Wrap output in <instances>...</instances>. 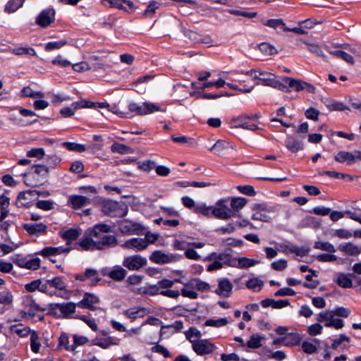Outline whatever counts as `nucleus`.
<instances>
[{
  "instance_id": "11",
  "label": "nucleus",
  "mask_w": 361,
  "mask_h": 361,
  "mask_svg": "<svg viewBox=\"0 0 361 361\" xmlns=\"http://www.w3.org/2000/svg\"><path fill=\"white\" fill-rule=\"evenodd\" d=\"M147 263L145 257L135 255L124 257L123 266L130 271H137L145 267Z\"/></svg>"
},
{
  "instance_id": "23",
  "label": "nucleus",
  "mask_w": 361,
  "mask_h": 361,
  "mask_svg": "<svg viewBox=\"0 0 361 361\" xmlns=\"http://www.w3.org/2000/svg\"><path fill=\"white\" fill-rule=\"evenodd\" d=\"M338 249L343 254L350 257H357L361 254V246L350 241L340 243Z\"/></svg>"
},
{
  "instance_id": "32",
  "label": "nucleus",
  "mask_w": 361,
  "mask_h": 361,
  "mask_svg": "<svg viewBox=\"0 0 361 361\" xmlns=\"http://www.w3.org/2000/svg\"><path fill=\"white\" fill-rule=\"evenodd\" d=\"M68 204L73 209H78L90 204V199L82 195H71L68 199Z\"/></svg>"
},
{
  "instance_id": "48",
  "label": "nucleus",
  "mask_w": 361,
  "mask_h": 361,
  "mask_svg": "<svg viewBox=\"0 0 361 361\" xmlns=\"http://www.w3.org/2000/svg\"><path fill=\"white\" fill-rule=\"evenodd\" d=\"M195 212L210 216L213 215V206H207L204 203L198 204L195 207Z\"/></svg>"
},
{
  "instance_id": "1",
  "label": "nucleus",
  "mask_w": 361,
  "mask_h": 361,
  "mask_svg": "<svg viewBox=\"0 0 361 361\" xmlns=\"http://www.w3.org/2000/svg\"><path fill=\"white\" fill-rule=\"evenodd\" d=\"M112 228L113 226L102 223L97 224L87 229L89 235L93 236L96 240L97 250H102L106 247L116 245L117 240L116 237L106 234L112 231Z\"/></svg>"
},
{
  "instance_id": "61",
  "label": "nucleus",
  "mask_w": 361,
  "mask_h": 361,
  "mask_svg": "<svg viewBox=\"0 0 361 361\" xmlns=\"http://www.w3.org/2000/svg\"><path fill=\"white\" fill-rule=\"evenodd\" d=\"M259 51L265 55H274L277 53L276 49L266 42L261 43L259 45Z\"/></svg>"
},
{
  "instance_id": "46",
  "label": "nucleus",
  "mask_w": 361,
  "mask_h": 361,
  "mask_svg": "<svg viewBox=\"0 0 361 361\" xmlns=\"http://www.w3.org/2000/svg\"><path fill=\"white\" fill-rule=\"evenodd\" d=\"M11 333L16 334L20 337H26L31 334V331L28 327L22 324L12 325L10 328Z\"/></svg>"
},
{
  "instance_id": "26",
  "label": "nucleus",
  "mask_w": 361,
  "mask_h": 361,
  "mask_svg": "<svg viewBox=\"0 0 361 361\" xmlns=\"http://www.w3.org/2000/svg\"><path fill=\"white\" fill-rule=\"evenodd\" d=\"M235 81L238 83L227 82L226 85L229 88L238 90L242 93H249L255 87V85L252 84L249 79H239Z\"/></svg>"
},
{
  "instance_id": "5",
  "label": "nucleus",
  "mask_w": 361,
  "mask_h": 361,
  "mask_svg": "<svg viewBox=\"0 0 361 361\" xmlns=\"http://www.w3.org/2000/svg\"><path fill=\"white\" fill-rule=\"evenodd\" d=\"M314 248L326 251L327 253L317 255L315 258L320 262H334L338 260V257L334 255L336 252L335 246L328 241H317L314 244Z\"/></svg>"
},
{
  "instance_id": "4",
  "label": "nucleus",
  "mask_w": 361,
  "mask_h": 361,
  "mask_svg": "<svg viewBox=\"0 0 361 361\" xmlns=\"http://www.w3.org/2000/svg\"><path fill=\"white\" fill-rule=\"evenodd\" d=\"M102 211L110 217H123L127 215L128 208L123 202L106 200L102 203Z\"/></svg>"
},
{
  "instance_id": "18",
  "label": "nucleus",
  "mask_w": 361,
  "mask_h": 361,
  "mask_svg": "<svg viewBox=\"0 0 361 361\" xmlns=\"http://www.w3.org/2000/svg\"><path fill=\"white\" fill-rule=\"evenodd\" d=\"M75 280L88 281L90 286H94L101 281L98 271L94 269H87L85 273L75 275Z\"/></svg>"
},
{
  "instance_id": "22",
  "label": "nucleus",
  "mask_w": 361,
  "mask_h": 361,
  "mask_svg": "<svg viewBox=\"0 0 361 361\" xmlns=\"http://www.w3.org/2000/svg\"><path fill=\"white\" fill-rule=\"evenodd\" d=\"M48 287H53L56 289V290L54 293L49 291V293L50 295L55 294L65 298H67V293L65 290L66 284L61 277H55L52 279L47 280V288Z\"/></svg>"
},
{
  "instance_id": "59",
  "label": "nucleus",
  "mask_w": 361,
  "mask_h": 361,
  "mask_svg": "<svg viewBox=\"0 0 361 361\" xmlns=\"http://www.w3.org/2000/svg\"><path fill=\"white\" fill-rule=\"evenodd\" d=\"M326 107L330 111H345L350 110L348 107L345 106L343 103L334 100L329 102L326 104Z\"/></svg>"
},
{
  "instance_id": "52",
  "label": "nucleus",
  "mask_w": 361,
  "mask_h": 361,
  "mask_svg": "<svg viewBox=\"0 0 361 361\" xmlns=\"http://www.w3.org/2000/svg\"><path fill=\"white\" fill-rule=\"evenodd\" d=\"M191 238L187 237L185 238H176L173 240V246L175 250H185L188 246L190 245L188 239H190Z\"/></svg>"
},
{
  "instance_id": "47",
  "label": "nucleus",
  "mask_w": 361,
  "mask_h": 361,
  "mask_svg": "<svg viewBox=\"0 0 361 361\" xmlns=\"http://www.w3.org/2000/svg\"><path fill=\"white\" fill-rule=\"evenodd\" d=\"M190 286H194L195 290L206 291L210 288V286L208 283L200 280L199 278L190 279Z\"/></svg>"
},
{
  "instance_id": "54",
  "label": "nucleus",
  "mask_w": 361,
  "mask_h": 361,
  "mask_svg": "<svg viewBox=\"0 0 361 361\" xmlns=\"http://www.w3.org/2000/svg\"><path fill=\"white\" fill-rule=\"evenodd\" d=\"M25 0H10L6 5L5 11L13 13L23 6Z\"/></svg>"
},
{
  "instance_id": "3",
  "label": "nucleus",
  "mask_w": 361,
  "mask_h": 361,
  "mask_svg": "<svg viewBox=\"0 0 361 361\" xmlns=\"http://www.w3.org/2000/svg\"><path fill=\"white\" fill-rule=\"evenodd\" d=\"M199 331L195 328H190L185 333L187 339L192 342V350L199 355L212 353L215 349V345L206 339L192 340L193 336L198 337Z\"/></svg>"
},
{
  "instance_id": "51",
  "label": "nucleus",
  "mask_w": 361,
  "mask_h": 361,
  "mask_svg": "<svg viewBox=\"0 0 361 361\" xmlns=\"http://www.w3.org/2000/svg\"><path fill=\"white\" fill-rule=\"evenodd\" d=\"M47 313L56 318L62 317L61 305L59 303H51L47 308Z\"/></svg>"
},
{
  "instance_id": "8",
  "label": "nucleus",
  "mask_w": 361,
  "mask_h": 361,
  "mask_svg": "<svg viewBox=\"0 0 361 361\" xmlns=\"http://www.w3.org/2000/svg\"><path fill=\"white\" fill-rule=\"evenodd\" d=\"M228 199L224 198L219 200L213 206V216L223 220H227L235 217V214L228 205Z\"/></svg>"
},
{
  "instance_id": "43",
  "label": "nucleus",
  "mask_w": 361,
  "mask_h": 361,
  "mask_svg": "<svg viewBox=\"0 0 361 361\" xmlns=\"http://www.w3.org/2000/svg\"><path fill=\"white\" fill-rule=\"evenodd\" d=\"M42 282L40 279L33 280L30 283H26L24 288L27 292L33 293L37 290L44 293V286L42 285Z\"/></svg>"
},
{
  "instance_id": "13",
  "label": "nucleus",
  "mask_w": 361,
  "mask_h": 361,
  "mask_svg": "<svg viewBox=\"0 0 361 361\" xmlns=\"http://www.w3.org/2000/svg\"><path fill=\"white\" fill-rule=\"evenodd\" d=\"M118 228L124 235L139 234L144 229L140 224L128 219L121 221L119 223Z\"/></svg>"
},
{
  "instance_id": "25",
  "label": "nucleus",
  "mask_w": 361,
  "mask_h": 361,
  "mask_svg": "<svg viewBox=\"0 0 361 361\" xmlns=\"http://www.w3.org/2000/svg\"><path fill=\"white\" fill-rule=\"evenodd\" d=\"M218 287L215 293L222 297L228 298L231 296L233 288V283L227 278L218 279Z\"/></svg>"
},
{
  "instance_id": "35",
  "label": "nucleus",
  "mask_w": 361,
  "mask_h": 361,
  "mask_svg": "<svg viewBox=\"0 0 361 361\" xmlns=\"http://www.w3.org/2000/svg\"><path fill=\"white\" fill-rule=\"evenodd\" d=\"M293 78L290 77H282L280 80L276 79L274 85V88H276L282 92H288L291 90V83Z\"/></svg>"
},
{
  "instance_id": "44",
  "label": "nucleus",
  "mask_w": 361,
  "mask_h": 361,
  "mask_svg": "<svg viewBox=\"0 0 361 361\" xmlns=\"http://www.w3.org/2000/svg\"><path fill=\"white\" fill-rule=\"evenodd\" d=\"M88 342V338L84 336H80L75 334L73 336V343H71V346H68L67 348V350L73 351L78 346L83 345Z\"/></svg>"
},
{
  "instance_id": "15",
  "label": "nucleus",
  "mask_w": 361,
  "mask_h": 361,
  "mask_svg": "<svg viewBox=\"0 0 361 361\" xmlns=\"http://www.w3.org/2000/svg\"><path fill=\"white\" fill-rule=\"evenodd\" d=\"M101 273L104 276H108L116 281H123L127 275V271L119 265L111 268H103L101 269Z\"/></svg>"
},
{
  "instance_id": "50",
  "label": "nucleus",
  "mask_w": 361,
  "mask_h": 361,
  "mask_svg": "<svg viewBox=\"0 0 361 361\" xmlns=\"http://www.w3.org/2000/svg\"><path fill=\"white\" fill-rule=\"evenodd\" d=\"M263 285L264 282L260 279L256 277L249 279L246 283L247 288L254 291H259Z\"/></svg>"
},
{
  "instance_id": "14",
  "label": "nucleus",
  "mask_w": 361,
  "mask_h": 361,
  "mask_svg": "<svg viewBox=\"0 0 361 361\" xmlns=\"http://www.w3.org/2000/svg\"><path fill=\"white\" fill-rule=\"evenodd\" d=\"M99 302L100 300L97 295L94 293H85L82 299L77 305L79 307L94 311L99 308Z\"/></svg>"
},
{
  "instance_id": "7",
  "label": "nucleus",
  "mask_w": 361,
  "mask_h": 361,
  "mask_svg": "<svg viewBox=\"0 0 361 361\" xmlns=\"http://www.w3.org/2000/svg\"><path fill=\"white\" fill-rule=\"evenodd\" d=\"M252 209L254 212L252 215V219L264 222H269L271 219L267 213H274L276 211L275 207L265 203L255 204Z\"/></svg>"
},
{
  "instance_id": "2",
  "label": "nucleus",
  "mask_w": 361,
  "mask_h": 361,
  "mask_svg": "<svg viewBox=\"0 0 361 361\" xmlns=\"http://www.w3.org/2000/svg\"><path fill=\"white\" fill-rule=\"evenodd\" d=\"M229 73L232 75L235 73L245 74V75L252 78V80L255 81V85H262L271 87H274V85L276 79V77L274 74L260 69H251L247 71H233L229 72Z\"/></svg>"
},
{
  "instance_id": "6",
  "label": "nucleus",
  "mask_w": 361,
  "mask_h": 361,
  "mask_svg": "<svg viewBox=\"0 0 361 361\" xmlns=\"http://www.w3.org/2000/svg\"><path fill=\"white\" fill-rule=\"evenodd\" d=\"M205 260L213 261L208 265L207 269L208 271L221 269L224 265L230 266L231 255L227 253L212 252L205 258Z\"/></svg>"
},
{
  "instance_id": "58",
  "label": "nucleus",
  "mask_w": 361,
  "mask_h": 361,
  "mask_svg": "<svg viewBox=\"0 0 361 361\" xmlns=\"http://www.w3.org/2000/svg\"><path fill=\"white\" fill-rule=\"evenodd\" d=\"M13 295L11 291L6 290L0 292V304L8 305L13 302Z\"/></svg>"
},
{
  "instance_id": "40",
  "label": "nucleus",
  "mask_w": 361,
  "mask_h": 361,
  "mask_svg": "<svg viewBox=\"0 0 361 361\" xmlns=\"http://www.w3.org/2000/svg\"><path fill=\"white\" fill-rule=\"evenodd\" d=\"M24 228L30 235H37L45 231V226L42 224H26Z\"/></svg>"
},
{
  "instance_id": "30",
  "label": "nucleus",
  "mask_w": 361,
  "mask_h": 361,
  "mask_svg": "<svg viewBox=\"0 0 361 361\" xmlns=\"http://www.w3.org/2000/svg\"><path fill=\"white\" fill-rule=\"evenodd\" d=\"M104 336L103 337H96L91 341V344L94 345H97L104 349L108 348L111 345H118V341L109 336H106V334H104Z\"/></svg>"
},
{
  "instance_id": "20",
  "label": "nucleus",
  "mask_w": 361,
  "mask_h": 361,
  "mask_svg": "<svg viewBox=\"0 0 361 361\" xmlns=\"http://www.w3.org/2000/svg\"><path fill=\"white\" fill-rule=\"evenodd\" d=\"M151 312L150 310L143 307H133L123 311V314L129 319L131 322H134L138 318H142Z\"/></svg>"
},
{
  "instance_id": "63",
  "label": "nucleus",
  "mask_w": 361,
  "mask_h": 361,
  "mask_svg": "<svg viewBox=\"0 0 361 361\" xmlns=\"http://www.w3.org/2000/svg\"><path fill=\"white\" fill-rule=\"evenodd\" d=\"M47 97H48L51 100V102L54 104H59L63 101L70 99L69 97L68 96L62 95L61 94H55L51 92H49L47 94Z\"/></svg>"
},
{
  "instance_id": "31",
  "label": "nucleus",
  "mask_w": 361,
  "mask_h": 361,
  "mask_svg": "<svg viewBox=\"0 0 361 361\" xmlns=\"http://www.w3.org/2000/svg\"><path fill=\"white\" fill-rule=\"evenodd\" d=\"M124 248L142 251L147 248L146 242L142 238H132L126 240L122 245Z\"/></svg>"
},
{
  "instance_id": "27",
  "label": "nucleus",
  "mask_w": 361,
  "mask_h": 361,
  "mask_svg": "<svg viewBox=\"0 0 361 361\" xmlns=\"http://www.w3.org/2000/svg\"><path fill=\"white\" fill-rule=\"evenodd\" d=\"M230 149H235V145L226 140H217L209 150L213 151L216 154L223 155L228 154Z\"/></svg>"
},
{
  "instance_id": "64",
  "label": "nucleus",
  "mask_w": 361,
  "mask_h": 361,
  "mask_svg": "<svg viewBox=\"0 0 361 361\" xmlns=\"http://www.w3.org/2000/svg\"><path fill=\"white\" fill-rule=\"evenodd\" d=\"M160 6V4L157 1H150L147 7V8L145 10L143 13V16L145 17H150L152 16L157 9H158Z\"/></svg>"
},
{
  "instance_id": "41",
  "label": "nucleus",
  "mask_w": 361,
  "mask_h": 361,
  "mask_svg": "<svg viewBox=\"0 0 361 361\" xmlns=\"http://www.w3.org/2000/svg\"><path fill=\"white\" fill-rule=\"evenodd\" d=\"M9 199L1 195L0 197V221L4 220L8 215Z\"/></svg>"
},
{
  "instance_id": "16",
  "label": "nucleus",
  "mask_w": 361,
  "mask_h": 361,
  "mask_svg": "<svg viewBox=\"0 0 361 361\" xmlns=\"http://www.w3.org/2000/svg\"><path fill=\"white\" fill-rule=\"evenodd\" d=\"M278 250L286 255L293 253L300 257L306 256L310 252V249L307 247H298L290 243L279 244Z\"/></svg>"
},
{
  "instance_id": "29",
  "label": "nucleus",
  "mask_w": 361,
  "mask_h": 361,
  "mask_svg": "<svg viewBox=\"0 0 361 361\" xmlns=\"http://www.w3.org/2000/svg\"><path fill=\"white\" fill-rule=\"evenodd\" d=\"M176 283H181L183 287L181 288L180 294L190 299H197L198 298V293L196 292L194 286H190V279L188 281H185L182 278L176 279Z\"/></svg>"
},
{
  "instance_id": "49",
  "label": "nucleus",
  "mask_w": 361,
  "mask_h": 361,
  "mask_svg": "<svg viewBox=\"0 0 361 361\" xmlns=\"http://www.w3.org/2000/svg\"><path fill=\"white\" fill-rule=\"evenodd\" d=\"M229 323V321L226 317L219 319H209L205 321L204 325L207 326H213L216 328H220L226 326Z\"/></svg>"
},
{
  "instance_id": "36",
  "label": "nucleus",
  "mask_w": 361,
  "mask_h": 361,
  "mask_svg": "<svg viewBox=\"0 0 361 361\" xmlns=\"http://www.w3.org/2000/svg\"><path fill=\"white\" fill-rule=\"evenodd\" d=\"M34 171L31 169L27 172L23 174L24 176V183L30 186H37L41 184L43 181V179L40 176L34 175Z\"/></svg>"
},
{
  "instance_id": "38",
  "label": "nucleus",
  "mask_w": 361,
  "mask_h": 361,
  "mask_svg": "<svg viewBox=\"0 0 361 361\" xmlns=\"http://www.w3.org/2000/svg\"><path fill=\"white\" fill-rule=\"evenodd\" d=\"M302 340L300 335L295 332L288 333L283 336V345L292 347L300 344Z\"/></svg>"
},
{
  "instance_id": "42",
  "label": "nucleus",
  "mask_w": 361,
  "mask_h": 361,
  "mask_svg": "<svg viewBox=\"0 0 361 361\" xmlns=\"http://www.w3.org/2000/svg\"><path fill=\"white\" fill-rule=\"evenodd\" d=\"M264 339V336L262 334H252L246 343V346L252 349L257 348L262 345V341Z\"/></svg>"
},
{
  "instance_id": "12",
  "label": "nucleus",
  "mask_w": 361,
  "mask_h": 361,
  "mask_svg": "<svg viewBox=\"0 0 361 361\" xmlns=\"http://www.w3.org/2000/svg\"><path fill=\"white\" fill-rule=\"evenodd\" d=\"M334 159L339 163H346L348 165H351L358 161H361V151L355 150L352 152L339 151L335 154Z\"/></svg>"
},
{
  "instance_id": "28",
  "label": "nucleus",
  "mask_w": 361,
  "mask_h": 361,
  "mask_svg": "<svg viewBox=\"0 0 361 361\" xmlns=\"http://www.w3.org/2000/svg\"><path fill=\"white\" fill-rule=\"evenodd\" d=\"M68 251V248L64 249L61 247H47V260L48 259L51 264H55L59 262H60L62 258L61 254Z\"/></svg>"
},
{
  "instance_id": "19",
  "label": "nucleus",
  "mask_w": 361,
  "mask_h": 361,
  "mask_svg": "<svg viewBox=\"0 0 361 361\" xmlns=\"http://www.w3.org/2000/svg\"><path fill=\"white\" fill-rule=\"evenodd\" d=\"M230 263V267H235L238 269H248L254 267L256 264H260V260L250 259L245 257L233 258L231 255V262L227 261Z\"/></svg>"
},
{
  "instance_id": "45",
  "label": "nucleus",
  "mask_w": 361,
  "mask_h": 361,
  "mask_svg": "<svg viewBox=\"0 0 361 361\" xmlns=\"http://www.w3.org/2000/svg\"><path fill=\"white\" fill-rule=\"evenodd\" d=\"M337 284L341 288H350L353 286L351 279L348 275L343 273H338L336 278Z\"/></svg>"
},
{
  "instance_id": "33",
  "label": "nucleus",
  "mask_w": 361,
  "mask_h": 361,
  "mask_svg": "<svg viewBox=\"0 0 361 361\" xmlns=\"http://www.w3.org/2000/svg\"><path fill=\"white\" fill-rule=\"evenodd\" d=\"M291 82V90L296 92L305 91L307 92L314 93L315 91V87L312 84L302 80L293 78V81Z\"/></svg>"
},
{
  "instance_id": "62",
  "label": "nucleus",
  "mask_w": 361,
  "mask_h": 361,
  "mask_svg": "<svg viewBox=\"0 0 361 361\" xmlns=\"http://www.w3.org/2000/svg\"><path fill=\"white\" fill-rule=\"evenodd\" d=\"M226 83L225 80L220 78L218 80L214 82H206L202 85L199 88L200 89H206V88H210L212 87H215L217 88L223 87L224 85H226Z\"/></svg>"
},
{
  "instance_id": "56",
  "label": "nucleus",
  "mask_w": 361,
  "mask_h": 361,
  "mask_svg": "<svg viewBox=\"0 0 361 361\" xmlns=\"http://www.w3.org/2000/svg\"><path fill=\"white\" fill-rule=\"evenodd\" d=\"M62 145L69 151L77 152H82L86 149L85 145L75 142H64L62 143Z\"/></svg>"
},
{
  "instance_id": "21",
  "label": "nucleus",
  "mask_w": 361,
  "mask_h": 361,
  "mask_svg": "<svg viewBox=\"0 0 361 361\" xmlns=\"http://www.w3.org/2000/svg\"><path fill=\"white\" fill-rule=\"evenodd\" d=\"M109 4V7L123 10L126 12H133L135 8V6L131 1L128 0H102V3L106 5L105 3Z\"/></svg>"
},
{
  "instance_id": "10",
  "label": "nucleus",
  "mask_w": 361,
  "mask_h": 361,
  "mask_svg": "<svg viewBox=\"0 0 361 361\" xmlns=\"http://www.w3.org/2000/svg\"><path fill=\"white\" fill-rule=\"evenodd\" d=\"M39 310V306L35 302L31 296L25 295L22 298L21 313L25 317H35Z\"/></svg>"
},
{
  "instance_id": "24",
  "label": "nucleus",
  "mask_w": 361,
  "mask_h": 361,
  "mask_svg": "<svg viewBox=\"0 0 361 361\" xmlns=\"http://www.w3.org/2000/svg\"><path fill=\"white\" fill-rule=\"evenodd\" d=\"M15 263L20 268L36 270L40 267L41 260L39 257H20Z\"/></svg>"
},
{
  "instance_id": "9",
  "label": "nucleus",
  "mask_w": 361,
  "mask_h": 361,
  "mask_svg": "<svg viewBox=\"0 0 361 361\" xmlns=\"http://www.w3.org/2000/svg\"><path fill=\"white\" fill-rule=\"evenodd\" d=\"M128 106L130 113H135L137 115H147L161 111L159 106L149 102H143L140 104L135 102H130Z\"/></svg>"
},
{
  "instance_id": "39",
  "label": "nucleus",
  "mask_w": 361,
  "mask_h": 361,
  "mask_svg": "<svg viewBox=\"0 0 361 361\" xmlns=\"http://www.w3.org/2000/svg\"><path fill=\"white\" fill-rule=\"evenodd\" d=\"M87 236L83 237L79 243V245L82 249L85 250H97L96 240L92 239L93 236H90L87 231Z\"/></svg>"
},
{
  "instance_id": "55",
  "label": "nucleus",
  "mask_w": 361,
  "mask_h": 361,
  "mask_svg": "<svg viewBox=\"0 0 361 361\" xmlns=\"http://www.w3.org/2000/svg\"><path fill=\"white\" fill-rule=\"evenodd\" d=\"M111 149L114 153H118L121 154H126L132 152V149L130 147L121 143H114L111 147Z\"/></svg>"
},
{
  "instance_id": "60",
  "label": "nucleus",
  "mask_w": 361,
  "mask_h": 361,
  "mask_svg": "<svg viewBox=\"0 0 361 361\" xmlns=\"http://www.w3.org/2000/svg\"><path fill=\"white\" fill-rule=\"evenodd\" d=\"M152 78L150 76H144L136 80L135 83L133 84V86L135 88L136 92H137L140 94H142L145 92L146 87L145 86H142L143 83L147 82L148 80H149Z\"/></svg>"
},
{
  "instance_id": "57",
  "label": "nucleus",
  "mask_w": 361,
  "mask_h": 361,
  "mask_svg": "<svg viewBox=\"0 0 361 361\" xmlns=\"http://www.w3.org/2000/svg\"><path fill=\"white\" fill-rule=\"evenodd\" d=\"M62 317H66L71 314L75 312V308L78 306L77 303L66 302L61 303Z\"/></svg>"
},
{
  "instance_id": "17",
  "label": "nucleus",
  "mask_w": 361,
  "mask_h": 361,
  "mask_svg": "<svg viewBox=\"0 0 361 361\" xmlns=\"http://www.w3.org/2000/svg\"><path fill=\"white\" fill-rule=\"evenodd\" d=\"M149 260L155 264H163L176 262L178 257L171 253H165L161 250L154 251L149 256Z\"/></svg>"
},
{
  "instance_id": "34",
  "label": "nucleus",
  "mask_w": 361,
  "mask_h": 361,
  "mask_svg": "<svg viewBox=\"0 0 361 361\" xmlns=\"http://www.w3.org/2000/svg\"><path fill=\"white\" fill-rule=\"evenodd\" d=\"M230 200L231 209L237 216V212L241 210L247 203V200L241 197H228Z\"/></svg>"
},
{
  "instance_id": "53",
  "label": "nucleus",
  "mask_w": 361,
  "mask_h": 361,
  "mask_svg": "<svg viewBox=\"0 0 361 361\" xmlns=\"http://www.w3.org/2000/svg\"><path fill=\"white\" fill-rule=\"evenodd\" d=\"M82 230L78 228H71L68 230H66L62 236L68 240H75L80 234Z\"/></svg>"
},
{
  "instance_id": "37",
  "label": "nucleus",
  "mask_w": 361,
  "mask_h": 361,
  "mask_svg": "<svg viewBox=\"0 0 361 361\" xmlns=\"http://www.w3.org/2000/svg\"><path fill=\"white\" fill-rule=\"evenodd\" d=\"M286 148L291 152L295 153L303 149V143L292 137H288L285 141Z\"/></svg>"
}]
</instances>
